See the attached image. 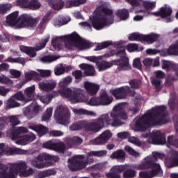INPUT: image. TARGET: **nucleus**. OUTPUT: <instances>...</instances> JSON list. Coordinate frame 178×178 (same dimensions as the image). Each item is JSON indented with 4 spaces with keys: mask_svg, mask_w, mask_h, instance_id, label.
I'll list each match as a JSON object with an SVG mask.
<instances>
[{
    "mask_svg": "<svg viewBox=\"0 0 178 178\" xmlns=\"http://www.w3.org/2000/svg\"><path fill=\"white\" fill-rule=\"evenodd\" d=\"M37 24L35 19H30L27 15L24 14L19 17V11L13 12L6 17V26L22 29V27H34Z\"/></svg>",
    "mask_w": 178,
    "mask_h": 178,
    "instance_id": "9",
    "label": "nucleus"
},
{
    "mask_svg": "<svg viewBox=\"0 0 178 178\" xmlns=\"http://www.w3.org/2000/svg\"><path fill=\"white\" fill-rule=\"evenodd\" d=\"M26 133H29L27 128L24 127H18L13 134L11 138L14 141H16V144H19L20 145H26L29 144V143H31L35 140V135L33 133H30L26 136H22V134H26Z\"/></svg>",
    "mask_w": 178,
    "mask_h": 178,
    "instance_id": "11",
    "label": "nucleus"
},
{
    "mask_svg": "<svg viewBox=\"0 0 178 178\" xmlns=\"http://www.w3.org/2000/svg\"><path fill=\"white\" fill-rule=\"evenodd\" d=\"M106 150L93 151L88 154L87 157L79 155L75 156L68 160V168L70 170H80L84 169L88 163H91L94 161V156H105Z\"/></svg>",
    "mask_w": 178,
    "mask_h": 178,
    "instance_id": "7",
    "label": "nucleus"
},
{
    "mask_svg": "<svg viewBox=\"0 0 178 178\" xmlns=\"http://www.w3.org/2000/svg\"><path fill=\"white\" fill-rule=\"evenodd\" d=\"M38 98L42 104H44L45 105H48V104H49L51 101H52L54 96L52 95V94L46 95H39Z\"/></svg>",
    "mask_w": 178,
    "mask_h": 178,
    "instance_id": "43",
    "label": "nucleus"
},
{
    "mask_svg": "<svg viewBox=\"0 0 178 178\" xmlns=\"http://www.w3.org/2000/svg\"><path fill=\"white\" fill-rule=\"evenodd\" d=\"M126 108V103H119L115 105L111 112V118H115L120 122V119H127V115L122 110Z\"/></svg>",
    "mask_w": 178,
    "mask_h": 178,
    "instance_id": "18",
    "label": "nucleus"
},
{
    "mask_svg": "<svg viewBox=\"0 0 178 178\" xmlns=\"http://www.w3.org/2000/svg\"><path fill=\"white\" fill-rule=\"evenodd\" d=\"M6 62H10L11 63H20L21 65H24L26 63V58H15L8 57Z\"/></svg>",
    "mask_w": 178,
    "mask_h": 178,
    "instance_id": "50",
    "label": "nucleus"
},
{
    "mask_svg": "<svg viewBox=\"0 0 178 178\" xmlns=\"http://www.w3.org/2000/svg\"><path fill=\"white\" fill-rule=\"evenodd\" d=\"M8 165L0 163V178H16L19 175L20 177H29L34 173V169L29 168L27 170V163L24 161H19L13 163L9 167L8 172Z\"/></svg>",
    "mask_w": 178,
    "mask_h": 178,
    "instance_id": "4",
    "label": "nucleus"
},
{
    "mask_svg": "<svg viewBox=\"0 0 178 178\" xmlns=\"http://www.w3.org/2000/svg\"><path fill=\"white\" fill-rule=\"evenodd\" d=\"M27 150L17 147H8L5 144L0 143V156L1 155H26Z\"/></svg>",
    "mask_w": 178,
    "mask_h": 178,
    "instance_id": "17",
    "label": "nucleus"
},
{
    "mask_svg": "<svg viewBox=\"0 0 178 178\" xmlns=\"http://www.w3.org/2000/svg\"><path fill=\"white\" fill-rule=\"evenodd\" d=\"M74 77H75V83H79L80 80H81V77L83 76V74L81 73V71L76 70L72 73Z\"/></svg>",
    "mask_w": 178,
    "mask_h": 178,
    "instance_id": "62",
    "label": "nucleus"
},
{
    "mask_svg": "<svg viewBox=\"0 0 178 178\" xmlns=\"http://www.w3.org/2000/svg\"><path fill=\"white\" fill-rule=\"evenodd\" d=\"M72 81H73V79H72V76H68L61 79L58 83V86L61 88H63L65 87H67V86H69Z\"/></svg>",
    "mask_w": 178,
    "mask_h": 178,
    "instance_id": "44",
    "label": "nucleus"
},
{
    "mask_svg": "<svg viewBox=\"0 0 178 178\" xmlns=\"http://www.w3.org/2000/svg\"><path fill=\"white\" fill-rule=\"evenodd\" d=\"M13 97L15 98L16 101H20L21 102H23V104H26V102H29L27 97H24L22 92H17L13 95Z\"/></svg>",
    "mask_w": 178,
    "mask_h": 178,
    "instance_id": "45",
    "label": "nucleus"
},
{
    "mask_svg": "<svg viewBox=\"0 0 178 178\" xmlns=\"http://www.w3.org/2000/svg\"><path fill=\"white\" fill-rule=\"evenodd\" d=\"M8 122L11 123L13 126H17V124H19L20 121H19V118H17V116L16 115H11L10 117H7Z\"/></svg>",
    "mask_w": 178,
    "mask_h": 178,
    "instance_id": "57",
    "label": "nucleus"
},
{
    "mask_svg": "<svg viewBox=\"0 0 178 178\" xmlns=\"http://www.w3.org/2000/svg\"><path fill=\"white\" fill-rule=\"evenodd\" d=\"M8 123V117H0V130H2Z\"/></svg>",
    "mask_w": 178,
    "mask_h": 178,
    "instance_id": "63",
    "label": "nucleus"
},
{
    "mask_svg": "<svg viewBox=\"0 0 178 178\" xmlns=\"http://www.w3.org/2000/svg\"><path fill=\"white\" fill-rule=\"evenodd\" d=\"M0 84H7V86H13V81L5 75H0Z\"/></svg>",
    "mask_w": 178,
    "mask_h": 178,
    "instance_id": "53",
    "label": "nucleus"
},
{
    "mask_svg": "<svg viewBox=\"0 0 178 178\" xmlns=\"http://www.w3.org/2000/svg\"><path fill=\"white\" fill-rule=\"evenodd\" d=\"M79 67L80 69H82V70H84L86 76H94V74H95V69L92 65L82 63L79 65Z\"/></svg>",
    "mask_w": 178,
    "mask_h": 178,
    "instance_id": "29",
    "label": "nucleus"
},
{
    "mask_svg": "<svg viewBox=\"0 0 178 178\" xmlns=\"http://www.w3.org/2000/svg\"><path fill=\"white\" fill-rule=\"evenodd\" d=\"M129 92L130 88H129V86L121 87L111 91L112 95H113L116 99H123L126 98Z\"/></svg>",
    "mask_w": 178,
    "mask_h": 178,
    "instance_id": "21",
    "label": "nucleus"
},
{
    "mask_svg": "<svg viewBox=\"0 0 178 178\" xmlns=\"http://www.w3.org/2000/svg\"><path fill=\"white\" fill-rule=\"evenodd\" d=\"M115 15L121 20H126L129 19V11H127L126 9L118 10Z\"/></svg>",
    "mask_w": 178,
    "mask_h": 178,
    "instance_id": "40",
    "label": "nucleus"
},
{
    "mask_svg": "<svg viewBox=\"0 0 178 178\" xmlns=\"http://www.w3.org/2000/svg\"><path fill=\"white\" fill-rule=\"evenodd\" d=\"M172 8L169 6H164L160 9L159 12L153 13L152 15L154 16H160L164 22L169 23L173 20V18L172 17Z\"/></svg>",
    "mask_w": 178,
    "mask_h": 178,
    "instance_id": "20",
    "label": "nucleus"
},
{
    "mask_svg": "<svg viewBox=\"0 0 178 178\" xmlns=\"http://www.w3.org/2000/svg\"><path fill=\"white\" fill-rule=\"evenodd\" d=\"M25 80L22 81V86L26 84V83H29V81H31V80H35V81H40V74H38L35 71H29L24 73Z\"/></svg>",
    "mask_w": 178,
    "mask_h": 178,
    "instance_id": "25",
    "label": "nucleus"
},
{
    "mask_svg": "<svg viewBox=\"0 0 178 178\" xmlns=\"http://www.w3.org/2000/svg\"><path fill=\"white\" fill-rule=\"evenodd\" d=\"M54 119L59 124L67 126L70 123V111L67 107L59 105L54 112Z\"/></svg>",
    "mask_w": 178,
    "mask_h": 178,
    "instance_id": "12",
    "label": "nucleus"
},
{
    "mask_svg": "<svg viewBox=\"0 0 178 178\" xmlns=\"http://www.w3.org/2000/svg\"><path fill=\"white\" fill-rule=\"evenodd\" d=\"M113 64V60L111 62H108L106 60L99 61L97 63V66L99 72H104L106 69L112 67Z\"/></svg>",
    "mask_w": 178,
    "mask_h": 178,
    "instance_id": "30",
    "label": "nucleus"
},
{
    "mask_svg": "<svg viewBox=\"0 0 178 178\" xmlns=\"http://www.w3.org/2000/svg\"><path fill=\"white\" fill-rule=\"evenodd\" d=\"M72 112H74L75 115H88V116H95V115H97L93 111H87L83 108H72Z\"/></svg>",
    "mask_w": 178,
    "mask_h": 178,
    "instance_id": "36",
    "label": "nucleus"
},
{
    "mask_svg": "<svg viewBox=\"0 0 178 178\" xmlns=\"http://www.w3.org/2000/svg\"><path fill=\"white\" fill-rule=\"evenodd\" d=\"M10 74L13 79H19L22 76V72L17 70H10Z\"/></svg>",
    "mask_w": 178,
    "mask_h": 178,
    "instance_id": "61",
    "label": "nucleus"
},
{
    "mask_svg": "<svg viewBox=\"0 0 178 178\" xmlns=\"http://www.w3.org/2000/svg\"><path fill=\"white\" fill-rule=\"evenodd\" d=\"M152 83L153 86H154L156 91H159L161 88H162V86L161 85V80L156 79V78H151Z\"/></svg>",
    "mask_w": 178,
    "mask_h": 178,
    "instance_id": "58",
    "label": "nucleus"
},
{
    "mask_svg": "<svg viewBox=\"0 0 178 178\" xmlns=\"http://www.w3.org/2000/svg\"><path fill=\"white\" fill-rule=\"evenodd\" d=\"M137 175V172L131 168L124 170L122 174L123 178H134Z\"/></svg>",
    "mask_w": 178,
    "mask_h": 178,
    "instance_id": "42",
    "label": "nucleus"
},
{
    "mask_svg": "<svg viewBox=\"0 0 178 178\" xmlns=\"http://www.w3.org/2000/svg\"><path fill=\"white\" fill-rule=\"evenodd\" d=\"M42 147L47 149H53L57 152H63V151H65V144L62 142L54 143L52 141H48L43 143Z\"/></svg>",
    "mask_w": 178,
    "mask_h": 178,
    "instance_id": "23",
    "label": "nucleus"
},
{
    "mask_svg": "<svg viewBox=\"0 0 178 178\" xmlns=\"http://www.w3.org/2000/svg\"><path fill=\"white\" fill-rule=\"evenodd\" d=\"M54 72L56 76H60V74H63V73H65V67L63 65H58L54 69Z\"/></svg>",
    "mask_w": 178,
    "mask_h": 178,
    "instance_id": "55",
    "label": "nucleus"
},
{
    "mask_svg": "<svg viewBox=\"0 0 178 178\" xmlns=\"http://www.w3.org/2000/svg\"><path fill=\"white\" fill-rule=\"evenodd\" d=\"M24 6L28 8V9H32L34 10L35 9H40V8H41V4L35 0H33L27 4H24Z\"/></svg>",
    "mask_w": 178,
    "mask_h": 178,
    "instance_id": "46",
    "label": "nucleus"
},
{
    "mask_svg": "<svg viewBox=\"0 0 178 178\" xmlns=\"http://www.w3.org/2000/svg\"><path fill=\"white\" fill-rule=\"evenodd\" d=\"M88 126H90V122L87 121H81L76 124H73L70 127V130L71 131H76V130H81V129H86V130L90 131L88 129Z\"/></svg>",
    "mask_w": 178,
    "mask_h": 178,
    "instance_id": "28",
    "label": "nucleus"
},
{
    "mask_svg": "<svg viewBox=\"0 0 178 178\" xmlns=\"http://www.w3.org/2000/svg\"><path fill=\"white\" fill-rule=\"evenodd\" d=\"M124 149L129 155H132V156H138L140 155V153L138 152H136L131 147L127 145L124 147Z\"/></svg>",
    "mask_w": 178,
    "mask_h": 178,
    "instance_id": "56",
    "label": "nucleus"
},
{
    "mask_svg": "<svg viewBox=\"0 0 178 178\" xmlns=\"http://www.w3.org/2000/svg\"><path fill=\"white\" fill-rule=\"evenodd\" d=\"M62 41H64L65 47L67 49H73L76 47L78 49L83 51V49H88L91 47L90 42L81 39L77 33H72L65 36H56L53 38L51 44L54 48L59 49Z\"/></svg>",
    "mask_w": 178,
    "mask_h": 178,
    "instance_id": "5",
    "label": "nucleus"
},
{
    "mask_svg": "<svg viewBox=\"0 0 178 178\" xmlns=\"http://www.w3.org/2000/svg\"><path fill=\"white\" fill-rule=\"evenodd\" d=\"M29 129L38 133L39 137H42L48 133V129L42 125L31 124L29 126Z\"/></svg>",
    "mask_w": 178,
    "mask_h": 178,
    "instance_id": "27",
    "label": "nucleus"
},
{
    "mask_svg": "<svg viewBox=\"0 0 178 178\" xmlns=\"http://www.w3.org/2000/svg\"><path fill=\"white\" fill-rule=\"evenodd\" d=\"M83 87L89 95H95L99 90V85L90 81H85Z\"/></svg>",
    "mask_w": 178,
    "mask_h": 178,
    "instance_id": "24",
    "label": "nucleus"
},
{
    "mask_svg": "<svg viewBox=\"0 0 178 178\" xmlns=\"http://www.w3.org/2000/svg\"><path fill=\"white\" fill-rule=\"evenodd\" d=\"M109 45H112V41L111 40L99 43L94 51H101V49H105V48H108Z\"/></svg>",
    "mask_w": 178,
    "mask_h": 178,
    "instance_id": "51",
    "label": "nucleus"
},
{
    "mask_svg": "<svg viewBox=\"0 0 178 178\" xmlns=\"http://www.w3.org/2000/svg\"><path fill=\"white\" fill-rule=\"evenodd\" d=\"M121 51H118V55L120 56V59L117 60H113V65H116L118 70L124 71L130 70L131 66L129 63V58L126 56V52L124 51V47H120Z\"/></svg>",
    "mask_w": 178,
    "mask_h": 178,
    "instance_id": "16",
    "label": "nucleus"
},
{
    "mask_svg": "<svg viewBox=\"0 0 178 178\" xmlns=\"http://www.w3.org/2000/svg\"><path fill=\"white\" fill-rule=\"evenodd\" d=\"M20 103L16 102V99L13 98V96H12L11 98L8 99L5 102L6 109H12L13 108H17L20 106Z\"/></svg>",
    "mask_w": 178,
    "mask_h": 178,
    "instance_id": "32",
    "label": "nucleus"
},
{
    "mask_svg": "<svg viewBox=\"0 0 178 178\" xmlns=\"http://www.w3.org/2000/svg\"><path fill=\"white\" fill-rule=\"evenodd\" d=\"M56 172L53 170H47L42 172H40L38 175V178H45L48 177V176H52L54 175H56Z\"/></svg>",
    "mask_w": 178,
    "mask_h": 178,
    "instance_id": "49",
    "label": "nucleus"
},
{
    "mask_svg": "<svg viewBox=\"0 0 178 178\" xmlns=\"http://www.w3.org/2000/svg\"><path fill=\"white\" fill-rule=\"evenodd\" d=\"M66 18H62L61 17H59L58 18H56L54 20V24L56 27H60V26H63L64 24H66L68 22H70V17H67V20H65Z\"/></svg>",
    "mask_w": 178,
    "mask_h": 178,
    "instance_id": "38",
    "label": "nucleus"
},
{
    "mask_svg": "<svg viewBox=\"0 0 178 178\" xmlns=\"http://www.w3.org/2000/svg\"><path fill=\"white\" fill-rule=\"evenodd\" d=\"M56 87V81H50L47 82H40L39 83L40 90H42L46 92L49 91H52Z\"/></svg>",
    "mask_w": 178,
    "mask_h": 178,
    "instance_id": "26",
    "label": "nucleus"
},
{
    "mask_svg": "<svg viewBox=\"0 0 178 178\" xmlns=\"http://www.w3.org/2000/svg\"><path fill=\"white\" fill-rule=\"evenodd\" d=\"M58 162L59 157L49 156L46 153L39 154L35 159L31 160V165L37 169H45L52 165V161Z\"/></svg>",
    "mask_w": 178,
    "mask_h": 178,
    "instance_id": "10",
    "label": "nucleus"
},
{
    "mask_svg": "<svg viewBox=\"0 0 178 178\" xmlns=\"http://www.w3.org/2000/svg\"><path fill=\"white\" fill-rule=\"evenodd\" d=\"M35 90V86H32L25 89V94L26 95V98L28 99V102H29V101H32V99L34 98Z\"/></svg>",
    "mask_w": 178,
    "mask_h": 178,
    "instance_id": "39",
    "label": "nucleus"
},
{
    "mask_svg": "<svg viewBox=\"0 0 178 178\" xmlns=\"http://www.w3.org/2000/svg\"><path fill=\"white\" fill-rule=\"evenodd\" d=\"M123 123L116 118H111L109 113H104L99 116L97 119L90 122V124L88 127L89 131H92V133H98L101 131L105 126H111L112 127H119L122 126Z\"/></svg>",
    "mask_w": 178,
    "mask_h": 178,
    "instance_id": "8",
    "label": "nucleus"
},
{
    "mask_svg": "<svg viewBox=\"0 0 178 178\" xmlns=\"http://www.w3.org/2000/svg\"><path fill=\"white\" fill-rule=\"evenodd\" d=\"M50 36L47 35L44 38L42 39L41 41L37 44L35 47H30L24 45L19 46V49L24 54H26L31 58H35L37 56L38 51H41V49H44L45 48V45H47V42L49 41Z\"/></svg>",
    "mask_w": 178,
    "mask_h": 178,
    "instance_id": "13",
    "label": "nucleus"
},
{
    "mask_svg": "<svg viewBox=\"0 0 178 178\" xmlns=\"http://www.w3.org/2000/svg\"><path fill=\"white\" fill-rule=\"evenodd\" d=\"M51 8L56 9V10H59L63 8V1L62 0H47Z\"/></svg>",
    "mask_w": 178,
    "mask_h": 178,
    "instance_id": "35",
    "label": "nucleus"
},
{
    "mask_svg": "<svg viewBox=\"0 0 178 178\" xmlns=\"http://www.w3.org/2000/svg\"><path fill=\"white\" fill-rule=\"evenodd\" d=\"M128 141L129 143L134 144V145H137L138 147H140V145H141V141L137 137L131 136L128 138Z\"/></svg>",
    "mask_w": 178,
    "mask_h": 178,
    "instance_id": "59",
    "label": "nucleus"
},
{
    "mask_svg": "<svg viewBox=\"0 0 178 178\" xmlns=\"http://www.w3.org/2000/svg\"><path fill=\"white\" fill-rule=\"evenodd\" d=\"M99 100L100 104L105 106L111 104L112 101H113V98H112V97H109L106 92H104L100 95Z\"/></svg>",
    "mask_w": 178,
    "mask_h": 178,
    "instance_id": "33",
    "label": "nucleus"
},
{
    "mask_svg": "<svg viewBox=\"0 0 178 178\" xmlns=\"http://www.w3.org/2000/svg\"><path fill=\"white\" fill-rule=\"evenodd\" d=\"M24 115L27 119H33L34 112L33 111V106H29L23 109Z\"/></svg>",
    "mask_w": 178,
    "mask_h": 178,
    "instance_id": "47",
    "label": "nucleus"
},
{
    "mask_svg": "<svg viewBox=\"0 0 178 178\" xmlns=\"http://www.w3.org/2000/svg\"><path fill=\"white\" fill-rule=\"evenodd\" d=\"M143 137L147 138V143L149 144H155L159 145H163L166 144V138L165 134L161 131L155 130L148 134H143Z\"/></svg>",
    "mask_w": 178,
    "mask_h": 178,
    "instance_id": "14",
    "label": "nucleus"
},
{
    "mask_svg": "<svg viewBox=\"0 0 178 178\" xmlns=\"http://www.w3.org/2000/svg\"><path fill=\"white\" fill-rule=\"evenodd\" d=\"M126 169L124 165H114L111 168V172H107L106 174V177L107 178H122L120 173Z\"/></svg>",
    "mask_w": 178,
    "mask_h": 178,
    "instance_id": "22",
    "label": "nucleus"
},
{
    "mask_svg": "<svg viewBox=\"0 0 178 178\" xmlns=\"http://www.w3.org/2000/svg\"><path fill=\"white\" fill-rule=\"evenodd\" d=\"M168 55H175L178 56V41L175 43L170 46V47L167 49Z\"/></svg>",
    "mask_w": 178,
    "mask_h": 178,
    "instance_id": "41",
    "label": "nucleus"
},
{
    "mask_svg": "<svg viewBox=\"0 0 178 178\" xmlns=\"http://www.w3.org/2000/svg\"><path fill=\"white\" fill-rule=\"evenodd\" d=\"M81 143H83V139L79 136H74L67 139V145H68L70 148H72L73 147H76V145H79Z\"/></svg>",
    "mask_w": 178,
    "mask_h": 178,
    "instance_id": "31",
    "label": "nucleus"
},
{
    "mask_svg": "<svg viewBox=\"0 0 178 178\" xmlns=\"http://www.w3.org/2000/svg\"><path fill=\"white\" fill-rule=\"evenodd\" d=\"M52 111H54V108L52 107H49L47 109L45 113L43 115L42 118V120L44 122H48L51 119V117L52 116Z\"/></svg>",
    "mask_w": 178,
    "mask_h": 178,
    "instance_id": "54",
    "label": "nucleus"
},
{
    "mask_svg": "<svg viewBox=\"0 0 178 178\" xmlns=\"http://www.w3.org/2000/svg\"><path fill=\"white\" fill-rule=\"evenodd\" d=\"M111 158L112 159H118L119 161H124L126 158V153H124V151H123L122 149H119L112 153V154L111 155Z\"/></svg>",
    "mask_w": 178,
    "mask_h": 178,
    "instance_id": "34",
    "label": "nucleus"
},
{
    "mask_svg": "<svg viewBox=\"0 0 178 178\" xmlns=\"http://www.w3.org/2000/svg\"><path fill=\"white\" fill-rule=\"evenodd\" d=\"M171 66H173V64L170 61H168V60L162 61V68L163 69H170Z\"/></svg>",
    "mask_w": 178,
    "mask_h": 178,
    "instance_id": "64",
    "label": "nucleus"
},
{
    "mask_svg": "<svg viewBox=\"0 0 178 178\" xmlns=\"http://www.w3.org/2000/svg\"><path fill=\"white\" fill-rule=\"evenodd\" d=\"M37 71L40 73L39 76L41 77H49V76H51L50 70H37ZM41 77H40V80H41Z\"/></svg>",
    "mask_w": 178,
    "mask_h": 178,
    "instance_id": "60",
    "label": "nucleus"
},
{
    "mask_svg": "<svg viewBox=\"0 0 178 178\" xmlns=\"http://www.w3.org/2000/svg\"><path fill=\"white\" fill-rule=\"evenodd\" d=\"M87 0H69L66 2V8H72V6H79V5H83L86 3Z\"/></svg>",
    "mask_w": 178,
    "mask_h": 178,
    "instance_id": "37",
    "label": "nucleus"
},
{
    "mask_svg": "<svg viewBox=\"0 0 178 178\" xmlns=\"http://www.w3.org/2000/svg\"><path fill=\"white\" fill-rule=\"evenodd\" d=\"M156 159H165L164 162L168 168L178 166L177 152L175 150L170 152L167 157L163 153L153 152L152 155L145 157L143 162L136 167V169L139 170L148 169V168L151 169L149 172H140L139 173L140 177L152 178L154 177V176H162V168H161L159 163L155 162Z\"/></svg>",
    "mask_w": 178,
    "mask_h": 178,
    "instance_id": "1",
    "label": "nucleus"
},
{
    "mask_svg": "<svg viewBox=\"0 0 178 178\" xmlns=\"http://www.w3.org/2000/svg\"><path fill=\"white\" fill-rule=\"evenodd\" d=\"M57 59H59L58 56H47L40 58V60L44 63H51V62H54Z\"/></svg>",
    "mask_w": 178,
    "mask_h": 178,
    "instance_id": "52",
    "label": "nucleus"
},
{
    "mask_svg": "<svg viewBox=\"0 0 178 178\" xmlns=\"http://www.w3.org/2000/svg\"><path fill=\"white\" fill-rule=\"evenodd\" d=\"M165 106H157L147 111L143 115L136 117L131 125L135 131H145L149 126H161L168 123L166 116L163 115Z\"/></svg>",
    "mask_w": 178,
    "mask_h": 178,
    "instance_id": "2",
    "label": "nucleus"
},
{
    "mask_svg": "<svg viewBox=\"0 0 178 178\" xmlns=\"http://www.w3.org/2000/svg\"><path fill=\"white\" fill-rule=\"evenodd\" d=\"M112 132L110 130H105L97 138L90 140V144L92 145H104V144H106L112 138Z\"/></svg>",
    "mask_w": 178,
    "mask_h": 178,
    "instance_id": "19",
    "label": "nucleus"
},
{
    "mask_svg": "<svg viewBox=\"0 0 178 178\" xmlns=\"http://www.w3.org/2000/svg\"><path fill=\"white\" fill-rule=\"evenodd\" d=\"M129 41H144L147 44H152L159 40V35L151 33L149 35H141L140 33H132L128 36Z\"/></svg>",
    "mask_w": 178,
    "mask_h": 178,
    "instance_id": "15",
    "label": "nucleus"
},
{
    "mask_svg": "<svg viewBox=\"0 0 178 178\" xmlns=\"http://www.w3.org/2000/svg\"><path fill=\"white\" fill-rule=\"evenodd\" d=\"M93 29L95 30H102L105 27H109L113 24V11L106 8L104 3H100L96 10L94 11L92 16L90 17Z\"/></svg>",
    "mask_w": 178,
    "mask_h": 178,
    "instance_id": "3",
    "label": "nucleus"
},
{
    "mask_svg": "<svg viewBox=\"0 0 178 178\" xmlns=\"http://www.w3.org/2000/svg\"><path fill=\"white\" fill-rule=\"evenodd\" d=\"M63 98H66L72 104H78V102H86L87 105L91 106H98L101 105L99 97H93L90 101H86V97L83 95V90L78 88H68L59 91Z\"/></svg>",
    "mask_w": 178,
    "mask_h": 178,
    "instance_id": "6",
    "label": "nucleus"
},
{
    "mask_svg": "<svg viewBox=\"0 0 178 178\" xmlns=\"http://www.w3.org/2000/svg\"><path fill=\"white\" fill-rule=\"evenodd\" d=\"M127 51H129V52H134L136 51H143V49H144V47H143L142 46H138L136 44H129L127 46Z\"/></svg>",
    "mask_w": 178,
    "mask_h": 178,
    "instance_id": "48",
    "label": "nucleus"
}]
</instances>
